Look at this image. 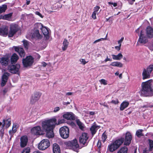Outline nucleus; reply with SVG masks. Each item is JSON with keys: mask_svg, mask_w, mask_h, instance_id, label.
<instances>
[{"mask_svg": "<svg viewBox=\"0 0 153 153\" xmlns=\"http://www.w3.org/2000/svg\"><path fill=\"white\" fill-rule=\"evenodd\" d=\"M151 80H149L142 83L141 93L146 96H152L153 95V89L151 86Z\"/></svg>", "mask_w": 153, "mask_h": 153, "instance_id": "nucleus-1", "label": "nucleus"}, {"mask_svg": "<svg viewBox=\"0 0 153 153\" xmlns=\"http://www.w3.org/2000/svg\"><path fill=\"white\" fill-rule=\"evenodd\" d=\"M56 124V120L55 118L46 120L42 123V129L45 131L53 129Z\"/></svg>", "mask_w": 153, "mask_h": 153, "instance_id": "nucleus-2", "label": "nucleus"}, {"mask_svg": "<svg viewBox=\"0 0 153 153\" xmlns=\"http://www.w3.org/2000/svg\"><path fill=\"white\" fill-rule=\"evenodd\" d=\"M124 141L123 138H121L116 140L113 143L108 146L109 150L111 152H114L119 147Z\"/></svg>", "mask_w": 153, "mask_h": 153, "instance_id": "nucleus-3", "label": "nucleus"}, {"mask_svg": "<svg viewBox=\"0 0 153 153\" xmlns=\"http://www.w3.org/2000/svg\"><path fill=\"white\" fill-rule=\"evenodd\" d=\"M66 144L67 146L69 147L70 149L76 152H78L79 148L76 140L75 139L73 140L69 141L66 143Z\"/></svg>", "mask_w": 153, "mask_h": 153, "instance_id": "nucleus-4", "label": "nucleus"}, {"mask_svg": "<svg viewBox=\"0 0 153 153\" xmlns=\"http://www.w3.org/2000/svg\"><path fill=\"white\" fill-rule=\"evenodd\" d=\"M50 146L49 140L47 139H44L39 144L38 147L39 150H43L47 148Z\"/></svg>", "mask_w": 153, "mask_h": 153, "instance_id": "nucleus-5", "label": "nucleus"}, {"mask_svg": "<svg viewBox=\"0 0 153 153\" xmlns=\"http://www.w3.org/2000/svg\"><path fill=\"white\" fill-rule=\"evenodd\" d=\"M59 133L62 137L64 139L67 138L69 136V129L66 126L61 128L59 130Z\"/></svg>", "mask_w": 153, "mask_h": 153, "instance_id": "nucleus-6", "label": "nucleus"}, {"mask_svg": "<svg viewBox=\"0 0 153 153\" xmlns=\"http://www.w3.org/2000/svg\"><path fill=\"white\" fill-rule=\"evenodd\" d=\"M34 62V58L31 56H28L23 59L22 63L25 67H27L31 66Z\"/></svg>", "mask_w": 153, "mask_h": 153, "instance_id": "nucleus-7", "label": "nucleus"}, {"mask_svg": "<svg viewBox=\"0 0 153 153\" xmlns=\"http://www.w3.org/2000/svg\"><path fill=\"white\" fill-rule=\"evenodd\" d=\"M20 68V65L19 64L10 65L8 67L9 71L13 74H17Z\"/></svg>", "mask_w": 153, "mask_h": 153, "instance_id": "nucleus-8", "label": "nucleus"}, {"mask_svg": "<svg viewBox=\"0 0 153 153\" xmlns=\"http://www.w3.org/2000/svg\"><path fill=\"white\" fill-rule=\"evenodd\" d=\"M18 30V25L16 24H12L10 25V30L8 33V37H12Z\"/></svg>", "mask_w": 153, "mask_h": 153, "instance_id": "nucleus-9", "label": "nucleus"}, {"mask_svg": "<svg viewBox=\"0 0 153 153\" xmlns=\"http://www.w3.org/2000/svg\"><path fill=\"white\" fill-rule=\"evenodd\" d=\"M88 138V137L87 133H83L79 137V142L83 145L86 146L88 144L87 140Z\"/></svg>", "mask_w": 153, "mask_h": 153, "instance_id": "nucleus-10", "label": "nucleus"}, {"mask_svg": "<svg viewBox=\"0 0 153 153\" xmlns=\"http://www.w3.org/2000/svg\"><path fill=\"white\" fill-rule=\"evenodd\" d=\"M138 41V42L141 44H146L148 41L147 37H146V36L143 33L142 30L140 31V33Z\"/></svg>", "mask_w": 153, "mask_h": 153, "instance_id": "nucleus-11", "label": "nucleus"}, {"mask_svg": "<svg viewBox=\"0 0 153 153\" xmlns=\"http://www.w3.org/2000/svg\"><path fill=\"white\" fill-rule=\"evenodd\" d=\"M31 133L36 135H41L42 134V131L41 127L37 126L32 128L31 130Z\"/></svg>", "mask_w": 153, "mask_h": 153, "instance_id": "nucleus-12", "label": "nucleus"}, {"mask_svg": "<svg viewBox=\"0 0 153 153\" xmlns=\"http://www.w3.org/2000/svg\"><path fill=\"white\" fill-rule=\"evenodd\" d=\"M10 74L7 72H4L2 76L1 85L4 86L6 84Z\"/></svg>", "mask_w": 153, "mask_h": 153, "instance_id": "nucleus-13", "label": "nucleus"}, {"mask_svg": "<svg viewBox=\"0 0 153 153\" xmlns=\"http://www.w3.org/2000/svg\"><path fill=\"white\" fill-rule=\"evenodd\" d=\"M41 95V93L39 92H36L32 96L31 100V102L33 103L37 101L40 98Z\"/></svg>", "mask_w": 153, "mask_h": 153, "instance_id": "nucleus-14", "label": "nucleus"}, {"mask_svg": "<svg viewBox=\"0 0 153 153\" xmlns=\"http://www.w3.org/2000/svg\"><path fill=\"white\" fill-rule=\"evenodd\" d=\"M146 33L147 37L149 38L153 37V28L150 26L147 27L146 30Z\"/></svg>", "mask_w": 153, "mask_h": 153, "instance_id": "nucleus-15", "label": "nucleus"}, {"mask_svg": "<svg viewBox=\"0 0 153 153\" xmlns=\"http://www.w3.org/2000/svg\"><path fill=\"white\" fill-rule=\"evenodd\" d=\"M132 139V136L130 133L127 132L126 133L125 136V141L124 144L128 145L131 143Z\"/></svg>", "mask_w": 153, "mask_h": 153, "instance_id": "nucleus-16", "label": "nucleus"}, {"mask_svg": "<svg viewBox=\"0 0 153 153\" xmlns=\"http://www.w3.org/2000/svg\"><path fill=\"white\" fill-rule=\"evenodd\" d=\"M9 62V59L8 57H3L0 59V63L2 66H7Z\"/></svg>", "mask_w": 153, "mask_h": 153, "instance_id": "nucleus-17", "label": "nucleus"}, {"mask_svg": "<svg viewBox=\"0 0 153 153\" xmlns=\"http://www.w3.org/2000/svg\"><path fill=\"white\" fill-rule=\"evenodd\" d=\"M63 117L67 120H74L75 119L74 114L71 112H67L64 114Z\"/></svg>", "mask_w": 153, "mask_h": 153, "instance_id": "nucleus-18", "label": "nucleus"}, {"mask_svg": "<svg viewBox=\"0 0 153 153\" xmlns=\"http://www.w3.org/2000/svg\"><path fill=\"white\" fill-rule=\"evenodd\" d=\"M20 146L21 147H24L25 146L28 141V138L26 136H22L20 139Z\"/></svg>", "mask_w": 153, "mask_h": 153, "instance_id": "nucleus-19", "label": "nucleus"}, {"mask_svg": "<svg viewBox=\"0 0 153 153\" xmlns=\"http://www.w3.org/2000/svg\"><path fill=\"white\" fill-rule=\"evenodd\" d=\"M14 48L15 51L19 53L21 57H22L24 56L25 55V52L22 48L17 47H15Z\"/></svg>", "mask_w": 153, "mask_h": 153, "instance_id": "nucleus-20", "label": "nucleus"}, {"mask_svg": "<svg viewBox=\"0 0 153 153\" xmlns=\"http://www.w3.org/2000/svg\"><path fill=\"white\" fill-rule=\"evenodd\" d=\"M8 34L7 27H5L0 28V35L6 36Z\"/></svg>", "mask_w": 153, "mask_h": 153, "instance_id": "nucleus-21", "label": "nucleus"}, {"mask_svg": "<svg viewBox=\"0 0 153 153\" xmlns=\"http://www.w3.org/2000/svg\"><path fill=\"white\" fill-rule=\"evenodd\" d=\"M46 39H48L49 38V31L46 27L43 26L41 30Z\"/></svg>", "mask_w": 153, "mask_h": 153, "instance_id": "nucleus-22", "label": "nucleus"}, {"mask_svg": "<svg viewBox=\"0 0 153 153\" xmlns=\"http://www.w3.org/2000/svg\"><path fill=\"white\" fill-rule=\"evenodd\" d=\"M53 153H60V149L59 145L56 143H54L53 146Z\"/></svg>", "mask_w": 153, "mask_h": 153, "instance_id": "nucleus-23", "label": "nucleus"}, {"mask_svg": "<svg viewBox=\"0 0 153 153\" xmlns=\"http://www.w3.org/2000/svg\"><path fill=\"white\" fill-rule=\"evenodd\" d=\"M100 128V126H97L96 125H94L91 126L90 128V130L91 131L93 135L96 133L98 129Z\"/></svg>", "mask_w": 153, "mask_h": 153, "instance_id": "nucleus-24", "label": "nucleus"}, {"mask_svg": "<svg viewBox=\"0 0 153 153\" xmlns=\"http://www.w3.org/2000/svg\"><path fill=\"white\" fill-rule=\"evenodd\" d=\"M3 124L2 125V127H4L5 126L7 128H8L11 125V120L10 119H7L6 120H4L3 121Z\"/></svg>", "mask_w": 153, "mask_h": 153, "instance_id": "nucleus-25", "label": "nucleus"}, {"mask_svg": "<svg viewBox=\"0 0 153 153\" xmlns=\"http://www.w3.org/2000/svg\"><path fill=\"white\" fill-rule=\"evenodd\" d=\"M143 79H144L149 78L150 74L145 69H144L142 73Z\"/></svg>", "mask_w": 153, "mask_h": 153, "instance_id": "nucleus-26", "label": "nucleus"}, {"mask_svg": "<svg viewBox=\"0 0 153 153\" xmlns=\"http://www.w3.org/2000/svg\"><path fill=\"white\" fill-rule=\"evenodd\" d=\"M129 105L128 102L123 101L120 105V111H123L125 108H127Z\"/></svg>", "mask_w": 153, "mask_h": 153, "instance_id": "nucleus-27", "label": "nucleus"}, {"mask_svg": "<svg viewBox=\"0 0 153 153\" xmlns=\"http://www.w3.org/2000/svg\"><path fill=\"white\" fill-rule=\"evenodd\" d=\"M19 59L18 55L16 53H14L11 58V62L12 64L16 63Z\"/></svg>", "mask_w": 153, "mask_h": 153, "instance_id": "nucleus-28", "label": "nucleus"}, {"mask_svg": "<svg viewBox=\"0 0 153 153\" xmlns=\"http://www.w3.org/2000/svg\"><path fill=\"white\" fill-rule=\"evenodd\" d=\"M53 129L45 131L46 132V135L47 137L49 138H52L54 137V133L53 131Z\"/></svg>", "mask_w": 153, "mask_h": 153, "instance_id": "nucleus-29", "label": "nucleus"}, {"mask_svg": "<svg viewBox=\"0 0 153 153\" xmlns=\"http://www.w3.org/2000/svg\"><path fill=\"white\" fill-rule=\"evenodd\" d=\"M69 42L66 39H64L63 42V45L62 47V49L63 51H65L68 47Z\"/></svg>", "mask_w": 153, "mask_h": 153, "instance_id": "nucleus-30", "label": "nucleus"}, {"mask_svg": "<svg viewBox=\"0 0 153 153\" xmlns=\"http://www.w3.org/2000/svg\"><path fill=\"white\" fill-rule=\"evenodd\" d=\"M112 56L113 59L117 60H120L123 57V55L121 53H119L116 55L112 54Z\"/></svg>", "mask_w": 153, "mask_h": 153, "instance_id": "nucleus-31", "label": "nucleus"}, {"mask_svg": "<svg viewBox=\"0 0 153 153\" xmlns=\"http://www.w3.org/2000/svg\"><path fill=\"white\" fill-rule=\"evenodd\" d=\"M110 65L113 66H116L122 68L123 67V64L120 62L116 61L111 62Z\"/></svg>", "mask_w": 153, "mask_h": 153, "instance_id": "nucleus-32", "label": "nucleus"}, {"mask_svg": "<svg viewBox=\"0 0 153 153\" xmlns=\"http://www.w3.org/2000/svg\"><path fill=\"white\" fill-rule=\"evenodd\" d=\"M76 122L79 128L82 130H83L85 128L84 125L79 119H76Z\"/></svg>", "mask_w": 153, "mask_h": 153, "instance_id": "nucleus-33", "label": "nucleus"}, {"mask_svg": "<svg viewBox=\"0 0 153 153\" xmlns=\"http://www.w3.org/2000/svg\"><path fill=\"white\" fill-rule=\"evenodd\" d=\"M32 37L33 38H36L38 39L41 38V36L39 33V31L38 30H36L33 33Z\"/></svg>", "mask_w": 153, "mask_h": 153, "instance_id": "nucleus-34", "label": "nucleus"}, {"mask_svg": "<svg viewBox=\"0 0 153 153\" xmlns=\"http://www.w3.org/2000/svg\"><path fill=\"white\" fill-rule=\"evenodd\" d=\"M12 13H10L8 14L5 15L4 16H2V19H4L7 20H10L12 16Z\"/></svg>", "mask_w": 153, "mask_h": 153, "instance_id": "nucleus-35", "label": "nucleus"}, {"mask_svg": "<svg viewBox=\"0 0 153 153\" xmlns=\"http://www.w3.org/2000/svg\"><path fill=\"white\" fill-rule=\"evenodd\" d=\"M128 149L127 147L124 146L121 148L117 153H127Z\"/></svg>", "mask_w": 153, "mask_h": 153, "instance_id": "nucleus-36", "label": "nucleus"}, {"mask_svg": "<svg viewBox=\"0 0 153 153\" xmlns=\"http://www.w3.org/2000/svg\"><path fill=\"white\" fill-rule=\"evenodd\" d=\"M43 27V25L40 23H37L35 25V28L36 29H37L36 30L40 29L41 30Z\"/></svg>", "mask_w": 153, "mask_h": 153, "instance_id": "nucleus-37", "label": "nucleus"}, {"mask_svg": "<svg viewBox=\"0 0 153 153\" xmlns=\"http://www.w3.org/2000/svg\"><path fill=\"white\" fill-rule=\"evenodd\" d=\"M7 9V6L6 4H3L0 6V13L4 12Z\"/></svg>", "mask_w": 153, "mask_h": 153, "instance_id": "nucleus-38", "label": "nucleus"}, {"mask_svg": "<svg viewBox=\"0 0 153 153\" xmlns=\"http://www.w3.org/2000/svg\"><path fill=\"white\" fill-rule=\"evenodd\" d=\"M143 130L142 129L138 130L136 132V135L138 137H140L141 136H143L142 132Z\"/></svg>", "mask_w": 153, "mask_h": 153, "instance_id": "nucleus-39", "label": "nucleus"}, {"mask_svg": "<svg viewBox=\"0 0 153 153\" xmlns=\"http://www.w3.org/2000/svg\"><path fill=\"white\" fill-rule=\"evenodd\" d=\"M16 131V126L13 125L12 130L9 131V132L10 135L14 133Z\"/></svg>", "mask_w": 153, "mask_h": 153, "instance_id": "nucleus-40", "label": "nucleus"}, {"mask_svg": "<svg viewBox=\"0 0 153 153\" xmlns=\"http://www.w3.org/2000/svg\"><path fill=\"white\" fill-rule=\"evenodd\" d=\"M153 70V65H150L147 68L146 70L150 74Z\"/></svg>", "mask_w": 153, "mask_h": 153, "instance_id": "nucleus-41", "label": "nucleus"}, {"mask_svg": "<svg viewBox=\"0 0 153 153\" xmlns=\"http://www.w3.org/2000/svg\"><path fill=\"white\" fill-rule=\"evenodd\" d=\"M23 45L25 48L27 49L28 48V46L29 45V43L26 40H24L23 41Z\"/></svg>", "mask_w": 153, "mask_h": 153, "instance_id": "nucleus-42", "label": "nucleus"}, {"mask_svg": "<svg viewBox=\"0 0 153 153\" xmlns=\"http://www.w3.org/2000/svg\"><path fill=\"white\" fill-rule=\"evenodd\" d=\"M30 149L28 147L24 149L22 151V153H30Z\"/></svg>", "mask_w": 153, "mask_h": 153, "instance_id": "nucleus-43", "label": "nucleus"}, {"mask_svg": "<svg viewBox=\"0 0 153 153\" xmlns=\"http://www.w3.org/2000/svg\"><path fill=\"white\" fill-rule=\"evenodd\" d=\"M102 141L103 143H104L107 138V136L105 134V132L103 133L102 134Z\"/></svg>", "mask_w": 153, "mask_h": 153, "instance_id": "nucleus-44", "label": "nucleus"}, {"mask_svg": "<svg viewBox=\"0 0 153 153\" xmlns=\"http://www.w3.org/2000/svg\"><path fill=\"white\" fill-rule=\"evenodd\" d=\"M100 7L99 6H97L94 7V12L97 13H98V11L100 9Z\"/></svg>", "mask_w": 153, "mask_h": 153, "instance_id": "nucleus-45", "label": "nucleus"}, {"mask_svg": "<svg viewBox=\"0 0 153 153\" xmlns=\"http://www.w3.org/2000/svg\"><path fill=\"white\" fill-rule=\"evenodd\" d=\"M149 143V144L150 148L152 149L153 148V141L151 140H148Z\"/></svg>", "mask_w": 153, "mask_h": 153, "instance_id": "nucleus-46", "label": "nucleus"}, {"mask_svg": "<svg viewBox=\"0 0 153 153\" xmlns=\"http://www.w3.org/2000/svg\"><path fill=\"white\" fill-rule=\"evenodd\" d=\"M100 82L101 84H103L104 85H106L107 84V81L104 79H101L100 80Z\"/></svg>", "mask_w": 153, "mask_h": 153, "instance_id": "nucleus-47", "label": "nucleus"}, {"mask_svg": "<svg viewBox=\"0 0 153 153\" xmlns=\"http://www.w3.org/2000/svg\"><path fill=\"white\" fill-rule=\"evenodd\" d=\"M106 39V38H101V39H97L96 40H95V41H94V42H93V43L94 44H95L97 42H99L100 41H101L102 40H105Z\"/></svg>", "mask_w": 153, "mask_h": 153, "instance_id": "nucleus-48", "label": "nucleus"}, {"mask_svg": "<svg viewBox=\"0 0 153 153\" xmlns=\"http://www.w3.org/2000/svg\"><path fill=\"white\" fill-rule=\"evenodd\" d=\"M124 37H122L121 38V39L120 40L118 41V43L119 45V48L120 47V46H121V43L123 41V40H124Z\"/></svg>", "mask_w": 153, "mask_h": 153, "instance_id": "nucleus-49", "label": "nucleus"}, {"mask_svg": "<svg viewBox=\"0 0 153 153\" xmlns=\"http://www.w3.org/2000/svg\"><path fill=\"white\" fill-rule=\"evenodd\" d=\"M80 62H81V63L84 65L86 64L88 62H86L85 61V60L84 59H79Z\"/></svg>", "mask_w": 153, "mask_h": 153, "instance_id": "nucleus-50", "label": "nucleus"}, {"mask_svg": "<svg viewBox=\"0 0 153 153\" xmlns=\"http://www.w3.org/2000/svg\"><path fill=\"white\" fill-rule=\"evenodd\" d=\"M64 122V120L63 119H59L57 122V123H56V125H59L62 123H63Z\"/></svg>", "mask_w": 153, "mask_h": 153, "instance_id": "nucleus-51", "label": "nucleus"}, {"mask_svg": "<svg viewBox=\"0 0 153 153\" xmlns=\"http://www.w3.org/2000/svg\"><path fill=\"white\" fill-rule=\"evenodd\" d=\"M111 103L116 104L119 103V101L117 99H116L115 100H112L111 101Z\"/></svg>", "mask_w": 153, "mask_h": 153, "instance_id": "nucleus-52", "label": "nucleus"}, {"mask_svg": "<svg viewBox=\"0 0 153 153\" xmlns=\"http://www.w3.org/2000/svg\"><path fill=\"white\" fill-rule=\"evenodd\" d=\"M4 130L3 129H2L0 130V136H1V138H2L4 135Z\"/></svg>", "mask_w": 153, "mask_h": 153, "instance_id": "nucleus-53", "label": "nucleus"}, {"mask_svg": "<svg viewBox=\"0 0 153 153\" xmlns=\"http://www.w3.org/2000/svg\"><path fill=\"white\" fill-rule=\"evenodd\" d=\"M97 13H96L95 12H93L92 13V18L94 19H96V15Z\"/></svg>", "mask_w": 153, "mask_h": 153, "instance_id": "nucleus-54", "label": "nucleus"}, {"mask_svg": "<svg viewBox=\"0 0 153 153\" xmlns=\"http://www.w3.org/2000/svg\"><path fill=\"white\" fill-rule=\"evenodd\" d=\"M35 13L36 14L38 15L42 18H43V16L42 15V14L38 11H36L35 12Z\"/></svg>", "mask_w": 153, "mask_h": 153, "instance_id": "nucleus-55", "label": "nucleus"}, {"mask_svg": "<svg viewBox=\"0 0 153 153\" xmlns=\"http://www.w3.org/2000/svg\"><path fill=\"white\" fill-rule=\"evenodd\" d=\"M97 146L98 148H100L101 146V142L100 141L98 140L97 144Z\"/></svg>", "mask_w": 153, "mask_h": 153, "instance_id": "nucleus-56", "label": "nucleus"}, {"mask_svg": "<svg viewBox=\"0 0 153 153\" xmlns=\"http://www.w3.org/2000/svg\"><path fill=\"white\" fill-rule=\"evenodd\" d=\"M59 109H60L59 107H56L54 108L53 111L54 112H57V111H58Z\"/></svg>", "mask_w": 153, "mask_h": 153, "instance_id": "nucleus-57", "label": "nucleus"}, {"mask_svg": "<svg viewBox=\"0 0 153 153\" xmlns=\"http://www.w3.org/2000/svg\"><path fill=\"white\" fill-rule=\"evenodd\" d=\"M119 45L118 46H116L115 47V48L118 51H119L120 49V48L121 46H120V47L119 48Z\"/></svg>", "mask_w": 153, "mask_h": 153, "instance_id": "nucleus-58", "label": "nucleus"}, {"mask_svg": "<svg viewBox=\"0 0 153 153\" xmlns=\"http://www.w3.org/2000/svg\"><path fill=\"white\" fill-rule=\"evenodd\" d=\"M112 61L111 59L108 58V56L107 58L104 61L105 62H107L108 61Z\"/></svg>", "mask_w": 153, "mask_h": 153, "instance_id": "nucleus-59", "label": "nucleus"}, {"mask_svg": "<svg viewBox=\"0 0 153 153\" xmlns=\"http://www.w3.org/2000/svg\"><path fill=\"white\" fill-rule=\"evenodd\" d=\"M42 66L44 67H45L47 65V64L44 62H42Z\"/></svg>", "mask_w": 153, "mask_h": 153, "instance_id": "nucleus-60", "label": "nucleus"}, {"mask_svg": "<svg viewBox=\"0 0 153 153\" xmlns=\"http://www.w3.org/2000/svg\"><path fill=\"white\" fill-rule=\"evenodd\" d=\"M70 102H63V105H68V104H70Z\"/></svg>", "mask_w": 153, "mask_h": 153, "instance_id": "nucleus-61", "label": "nucleus"}, {"mask_svg": "<svg viewBox=\"0 0 153 153\" xmlns=\"http://www.w3.org/2000/svg\"><path fill=\"white\" fill-rule=\"evenodd\" d=\"M73 94V93L71 92H68L66 93V95H71Z\"/></svg>", "mask_w": 153, "mask_h": 153, "instance_id": "nucleus-62", "label": "nucleus"}, {"mask_svg": "<svg viewBox=\"0 0 153 153\" xmlns=\"http://www.w3.org/2000/svg\"><path fill=\"white\" fill-rule=\"evenodd\" d=\"M89 114L90 115H93L95 114V112L94 111H91L90 112Z\"/></svg>", "mask_w": 153, "mask_h": 153, "instance_id": "nucleus-63", "label": "nucleus"}, {"mask_svg": "<svg viewBox=\"0 0 153 153\" xmlns=\"http://www.w3.org/2000/svg\"><path fill=\"white\" fill-rule=\"evenodd\" d=\"M140 28H138L137 30H135V32L137 33H139V32Z\"/></svg>", "mask_w": 153, "mask_h": 153, "instance_id": "nucleus-64", "label": "nucleus"}]
</instances>
